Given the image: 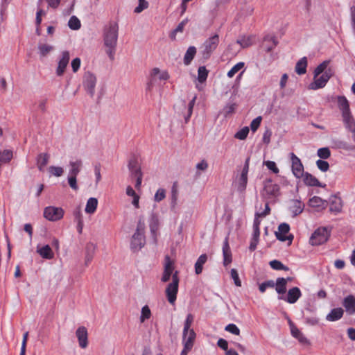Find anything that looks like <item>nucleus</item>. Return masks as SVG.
<instances>
[{
  "label": "nucleus",
  "mask_w": 355,
  "mask_h": 355,
  "mask_svg": "<svg viewBox=\"0 0 355 355\" xmlns=\"http://www.w3.org/2000/svg\"><path fill=\"white\" fill-rule=\"evenodd\" d=\"M119 27L116 24H110L104 29L103 41L106 53L111 60L114 59L118 40Z\"/></svg>",
  "instance_id": "1"
},
{
  "label": "nucleus",
  "mask_w": 355,
  "mask_h": 355,
  "mask_svg": "<svg viewBox=\"0 0 355 355\" xmlns=\"http://www.w3.org/2000/svg\"><path fill=\"white\" fill-rule=\"evenodd\" d=\"M146 243L144 236V224L139 221L135 233L132 235L130 248L134 252L141 250Z\"/></svg>",
  "instance_id": "2"
},
{
  "label": "nucleus",
  "mask_w": 355,
  "mask_h": 355,
  "mask_svg": "<svg viewBox=\"0 0 355 355\" xmlns=\"http://www.w3.org/2000/svg\"><path fill=\"white\" fill-rule=\"evenodd\" d=\"M219 42L220 38L218 34L209 37L204 42L201 46V53L205 59L210 58L212 53L217 49Z\"/></svg>",
  "instance_id": "3"
},
{
  "label": "nucleus",
  "mask_w": 355,
  "mask_h": 355,
  "mask_svg": "<svg viewBox=\"0 0 355 355\" xmlns=\"http://www.w3.org/2000/svg\"><path fill=\"white\" fill-rule=\"evenodd\" d=\"M128 166L131 177L136 178L137 179L135 188L139 189L141 185L143 173L138 159L136 157H132L128 162Z\"/></svg>",
  "instance_id": "4"
},
{
  "label": "nucleus",
  "mask_w": 355,
  "mask_h": 355,
  "mask_svg": "<svg viewBox=\"0 0 355 355\" xmlns=\"http://www.w3.org/2000/svg\"><path fill=\"white\" fill-rule=\"evenodd\" d=\"M250 167V157H248L245 161L243 168L241 171V174L236 178V185L237 191L240 193H243L246 189L248 184V174Z\"/></svg>",
  "instance_id": "5"
},
{
  "label": "nucleus",
  "mask_w": 355,
  "mask_h": 355,
  "mask_svg": "<svg viewBox=\"0 0 355 355\" xmlns=\"http://www.w3.org/2000/svg\"><path fill=\"white\" fill-rule=\"evenodd\" d=\"M178 272L175 271L172 277V282L167 286L166 289L167 300L171 304H173L176 300L177 293L178 291Z\"/></svg>",
  "instance_id": "6"
},
{
  "label": "nucleus",
  "mask_w": 355,
  "mask_h": 355,
  "mask_svg": "<svg viewBox=\"0 0 355 355\" xmlns=\"http://www.w3.org/2000/svg\"><path fill=\"white\" fill-rule=\"evenodd\" d=\"M330 233L327 227H319L312 234L309 243L312 245H320L327 241Z\"/></svg>",
  "instance_id": "7"
},
{
  "label": "nucleus",
  "mask_w": 355,
  "mask_h": 355,
  "mask_svg": "<svg viewBox=\"0 0 355 355\" xmlns=\"http://www.w3.org/2000/svg\"><path fill=\"white\" fill-rule=\"evenodd\" d=\"M96 77L90 71H87L83 76V85L87 93L93 97L95 94V87L96 84Z\"/></svg>",
  "instance_id": "8"
},
{
  "label": "nucleus",
  "mask_w": 355,
  "mask_h": 355,
  "mask_svg": "<svg viewBox=\"0 0 355 355\" xmlns=\"http://www.w3.org/2000/svg\"><path fill=\"white\" fill-rule=\"evenodd\" d=\"M64 210L61 207H47L44 210V216L50 221L59 220L63 218Z\"/></svg>",
  "instance_id": "9"
},
{
  "label": "nucleus",
  "mask_w": 355,
  "mask_h": 355,
  "mask_svg": "<svg viewBox=\"0 0 355 355\" xmlns=\"http://www.w3.org/2000/svg\"><path fill=\"white\" fill-rule=\"evenodd\" d=\"M332 75L333 73L331 69L325 71L321 76L314 78V81L309 85V89L316 90L320 88H323Z\"/></svg>",
  "instance_id": "10"
},
{
  "label": "nucleus",
  "mask_w": 355,
  "mask_h": 355,
  "mask_svg": "<svg viewBox=\"0 0 355 355\" xmlns=\"http://www.w3.org/2000/svg\"><path fill=\"white\" fill-rule=\"evenodd\" d=\"M197 98L196 95H195L193 98L190 101L189 104L187 105L185 101H181V107H182V110L180 107H178V112H180L181 114L184 116L185 123H188L189 121L192 113H193V106L196 103V100Z\"/></svg>",
  "instance_id": "11"
},
{
  "label": "nucleus",
  "mask_w": 355,
  "mask_h": 355,
  "mask_svg": "<svg viewBox=\"0 0 355 355\" xmlns=\"http://www.w3.org/2000/svg\"><path fill=\"white\" fill-rule=\"evenodd\" d=\"M158 78L159 80H167L169 78V74L167 71H161L160 69L157 67L153 68L150 73V79L148 83V89H150L154 84V80L156 78Z\"/></svg>",
  "instance_id": "12"
},
{
  "label": "nucleus",
  "mask_w": 355,
  "mask_h": 355,
  "mask_svg": "<svg viewBox=\"0 0 355 355\" xmlns=\"http://www.w3.org/2000/svg\"><path fill=\"white\" fill-rule=\"evenodd\" d=\"M291 159L292 162V171L297 178H302L304 173V166L301 160L293 153H291Z\"/></svg>",
  "instance_id": "13"
},
{
  "label": "nucleus",
  "mask_w": 355,
  "mask_h": 355,
  "mask_svg": "<svg viewBox=\"0 0 355 355\" xmlns=\"http://www.w3.org/2000/svg\"><path fill=\"white\" fill-rule=\"evenodd\" d=\"M301 296L302 293L300 289L298 287H293L288 290L286 296L279 295L278 298L279 300H284L288 303L294 304Z\"/></svg>",
  "instance_id": "14"
},
{
  "label": "nucleus",
  "mask_w": 355,
  "mask_h": 355,
  "mask_svg": "<svg viewBox=\"0 0 355 355\" xmlns=\"http://www.w3.org/2000/svg\"><path fill=\"white\" fill-rule=\"evenodd\" d=\"M290 230V226L287 223H281L278 227V232H275V236L277 239L281 241H286V240L290 241V243H291L293 236H286V234L288 233Z\"/></svg>",
  "instance_id": "15"
},
{
  "label": "nucleus",
  "mask_w": 355,
  "mask_h": 355,
  "mask_svg": "<svg viewBox=\"0 0 355 355\" xmlns=\"http://www.w3.org/2000/svg\"><path fill=\"white\" fill-rule=\"evenodd\" d=\"M76 336L78 340L79 346L85 349L88 345V333L86 327H79L76 331Z\"/></svg>",
  "instance_id": "16"
},
{
  "label": "nucleus",
  "mask_w": 355,
  "mask_h": 355,
  "mask_svg": "<svg viewBox=\"0 0 355 355\" xmlns=\"http://www.w3.org/2000/svg\"><path fill=\"white\" fill-rule=\"evenodd\" d=\"M70 56L68 51H63L62 53V58L58 62V66L56 69V73L58 76H62L66 67H67L69 62Z\"/></svg>",
  "instance_id": "17"
},
{
  "label": "nucleus",
  "mask_w": 355,
  "mask_h": 355,
  "mask_svg": "<svg viewBox=\"0 0 355 355\" xmlns=\"http://www.w3.org/2000/svg\"><path fill=\"white\" fill-rule=\"evenodd\" d=\"M263 189L266 194L271 197H275L279 194V185L273 183L271 180L265 182Z\"/></svg>",
  "instance_id": "18"
},
{
  "label": "nucleus",
  "mask_w": 355,
  "mask_h": 355,
  "mask_svg": "<svg viewBox=\"0 0 355 355\" xmlns=\"http://www.w3.org/2000/svg\"><path fill=\"white\" fill-rule=\"evenodd\" d=\"M343 306L349 315H354L355 313V297L352 295L345 297L343 301Z\"/></svg>",
  "instance_id": "19"
},
{
  "label": "nucleus",
  "mask_w": 355,
  "mask_h": 355,
  "mask_svg": "<svg viewBox=\"0 0 355 355\" xmlns=\"http://www.w3.org/2000/svg\"><path fill=\"white\" fill-rule=\"evenodd\" d=\"M223 264L225 266L229 265L232 261V252L229 245L228 239L226 238L223 245Z\"/></svg>",
  "instance_id": "20"
},
{
  "label": "nucleus",
  "mask_w": 355,
  "mask_h": 355,
  "mask_svg": "<svg viewBox=\"0 0 355 355\" xmlns=\"http://www.w3.org/2000/svg\"><path fill=\"white\" fill-rule=\"evenodd\" d=\"M278 42L275 36L266 35L263 39V46L266 52L272 51L277 45Z\"/></svg>",
  "instance_id": "21"
},
{
  "label": "nucleus",
  "mask_w": 355,
  "mask_h": 355,
  "mask_svg": "<svg viewBox=\"0 0 355 355\" xmlns=\"http://www.w3.org/2000/svg\"><path fill=\"white\" fill-rule=\"evenodd\" d=\"M338 105L339 109L342 112V115H347L351 113L349 109V103L347 99L344 96H339L337 98Z\"/></svg>",
  "instance_id": "22"
},
{
  "label": "nucleus",
  "mask_w": 355,
  "mask_h": 355,
  "mask_svg": "<svg viewBox=\"0 0 355 355\" xmlns=\"http://www.w3.org/2000/svg\"><path fill=\"white\" fill-rule=\"evenodd\" d=\"M302 177L304 178L303 180L306 185L319 187H324V185H322L315 177L309 173H305Z\"/></svg>",
  "instance_id": "23"
},
{
  "label": "nucleus",
  "mask_w": 355,
  "mask_h": 355,
  "mask_svg": "<svg viewBox=\"0 0 355 355\" xmlns=\"http://www.w3.org/2000/svg\"><path fill=\"white\" fill-rule=\"evenodd\" d=\"M70 170L69 172V175L77 176L80 173L83 166V162L81 159L69 162Z\"/></svg>",
  "instance_id": "24"
},
{
  "label": "nucleus",
  "mask_w": 355,
  "mask_h": 355,
  "mask_svg": "<svg viewBox=\"0 0 355 355\" xmlns=\"http://www.w3.org/2000/svg\"><path fill=\"white\" fill-rule=\"evenodd\" d=\"M343 313L344 311L342 308L333 309L326 316V320L331 322L338 320L343 317Z\"/></svg>",
  "instance_id": "25"
},
{
  "label": "nucleus",
  "mask_w": 355,
  "mask_h": 355,
  "mask_svg": "<svg viewBox=\"0 0 355 355\" xmlns=\"http://www.w3.org/2000/svg\"><path fill=\"white\" fill-rule=\"evenodd\" d=\"M196 333L193 329H190L187 335L182 334V340L184 345H186L187 348L193 347L194 340L196 338Z\"/></svg>",
  "instance_id": "26"
},
{
  "label": "nucleus",
  "mask_w": 355,
  "mask_h": 355,
  "mask_svg": "<svg viewBox=\"0 0 355 355\" xmlns=\"http://www.w3.org/2000/svg\"><path fill=\"white\" fill-rule=\"evenodd\" d=\"M48 153H40L37 157V166L40 171H43L44 167L47 165L49 159Z\"/></svg>",
  "instance_id": "27"
},
{
  "label": "nucleus",
  "mask_w": 355,
  "mask_h": 355,
  "mask_svg": "<svg viewBox=\"0 0 355 355\" xmlns=\"http://www.w3.org/2000/svg\"><path fill=\"white\" fill-rule=\"evenodd\" d=\"M290 325L292 336L297 338L302 343H307V339L302 333V331L291 322H290Z\"/></svg>",
  "instance_id": "28"
},
{
  "label": "nucleus",
  "mask_w": 355,
  "mask_h": 355,
  "mask_svg": "<svg viewBox=\"0 0 355 355\" xmlns=\"http://www.w3.org/2000/svg\"><path fill=\"white\" fill-rule=\"evenodd\" d=\"M327 204V201L322 200L318 196H313L309 202L310 207L318 209H324Z\"/></svg>",
  "instance_id": "29"
},
{
  "label": "nucleus",
  "mask_w": 355,
  "mask_h": 355,
  "mask_svg": "<svg viewBox=\"0 0 355 355\" xmlns=\"http://www.w3.org/2000/svg\"><path fill=\"white\" fill-rule=\"evenodd\" d=\"M287 284L284 277H279L275 282V290L279 295H284L287 291Z\"/></svg>",
  "instance_id": "30"
},
{
  "label": "nucleus",
  "mask_w": 355,
  "mask_h": 355,
  "mask_svg": "<svg viewBox=\"0 0 355 355\" xmlns=\"http://www.w3.org/2000/svg\"><path fill=\"white\" fill-rule=\"evenodd\" d=\"M196 48L193 46H191L188 48L184 56V63L185 65L191 64L196 54Z\"/></svg>",
  "instance_id": "31"
},
{
  "label": "nucleus",
  "mask_w": 355,
  "mask_h": 355,
  "mask_svg": "<svg viewBox=\"0 0 355 355\" xmlns=\"http://www.w3.org/2000/svg\"><path fill=\"white\" fill-rule=\"evenodd\" d=\"M37 252L44 259H51L54 257V254L49 245L38 249Z\"/></svg>",
  "instance_id": "32"
},
{
  "label": "nucleus",
  "mask_w": 355,
  "mask_h": 355,
  "mask_svg": "<svg viewBox=\"0 0 355 355\" xmlns=\"http://www.w3.org/2000/svg\"><path fill=\"white\" fill-rule=\"evenodd\" d=\"M307 59L306 57L301 58L295 65V72L299 75L304 74L306 72Z\"/></svg>",
  "instance_id": "33"
},
{
  "label": "nucleus",
  "mask_w": 355,
  "mask_h": 355,
  "mask_svg": "<svg viewBox=\"0 0 355 355\" xmlns=\"http://www.w3.org/2000/svg\"><path fill=\"white\" fill-rule=\"evenodd\" d=\"M207 260V256L205 254H201L195 263V272L196 275H200L202 272L203 265Z\"/></svg>",
  "instance_id": "34"
},
{
  "label": "nucleus",
  "mask_w": 355,
  "mask_h": 355,
  "mask_svg": "<svg viewBox=\"0 0 355 355\" xmlns=\"http://www.w3.org/2000/svg\"><path fill=\"white\" fill-rule=\"evenodd\" d=\"M37 49L40 56L44 58L52 51L54 49V47L48 44L39 43Z\"/></svg>",
  "instance_id": "35"
},
{
  "label": "nucleus",
  "mask_w": 355,
  "mask_h": 355,
  "mask_svg": "<svg viewBox=\"0 0 355 355\" xmlns=\"http://www.w3.org/2000/svg\"><path fill=\"white\" fill-rule=\"evenodd\" d=\"M98 200L95 198H90L88 199L86 207L85 212L87 214H94L97 208Z\"/></svg>",
  "instance_id": "36"
},
{
  "label": "nucleus",
  "mask_w": 355,
  "mask_h": 355,
  "mask_svg": "<svg viewBox=\"0 0 355 355\" xmlns=\"http://www.w3.org/2000/svg\"><path fill=\"white\" fill-rule=\"evenodd\" d=\"M174 271V262L169 256L166 255L164 258V272L173 276Z\"/></svg>",
  "instance_id": "37"
},
{
  "label": "nucleus",
  "mask_w": 355,
  "mask_h": 355,
  "mask_svg": "<svg viewBox=\"0 0 355 355\" xmlns=\"http://www.w3.org/2000/svg\"><path fill=\"white\" fill-rule=\"evenodd\" d=\"M343 118V121L345 123L346 128H348L350 131L354 132H355V121L352 118L351 113L347 114V115H342Z\"/></svg>",
  "instance_id": "38"
},
{
  "label": "nucleus",
  "mask_w": 355,
  "mask_h": 355,
  "mask_svg": "<svg viewBox=\"0 0 355 355\" xmlns=\"http://www.w3.org/2000/svg\"><path fill=\"white\" fill-rule=\"evenodd\" d=\"M189 19L188 18L184 19L182 20L174 29L171 33H170V37L171 40H175L176 39V34L178 33H182L184 30V26L188 23Z\"/></svg>",
  "instance_id": "39"
},
{
  "label": "nucleus",
  "mask_w": 355,
  "mask_h": 355,
  "mask_svg": "<svg viewBox=\"0 0 355 355\" xmlns=\"http://www.w3.org/2000/svg\"><path fill=\"white\" fill-rule=\"evenodd\" d=\"M304 209V204L299 200H293V205L291 207V210L293 214V216H297L302 212Z\"/></svg>",
  "instance_id": "40"
},
{
  "label": "nucleus",
  "mask_w": 355,
  "mask_h": 355,
  "mask_svg": "<svg viewBox=\"0 0 355 355\" xmlns=\"http://www.w3.org/2000/svg\"><path fill=\"white\" fill-rule=\"evenodd\" d=\"M254 42L253 36H243L237 40V43L241 45L242 48H247L252 45Z\"/></svg>",
  "instance_id": "41"
},
{
  "label": "nucleus",
  "mask_w": 355,
  "mask_h": 355,
  "mask_svg": "<svg viewBox=\"0 0 355 355\" xmlns=\"http://www.w3.org/2000/svg\"><path fill=\"white\" fill-rule=\"evenodd\" d=\"M178 184L177 182H174L172 188H171V208H175V207L177 205V200H178Z\"/></svg>",
  "instance_id": "42"
},
{
  "label": "nucleus",
  "mask_w": 355,
  "mask_h": 355,
  "mask_svg": "<svg viewBox=\"0 0 355 355\" xmlns=\"http://www.w3.org/2000/svg\"><path fill=\"white\" fill-rule=\"evenodd\" d=\"M208 70L205 66H201L198 69V80L200 83H203L206 81L208 76Z\"/></svg>",
  "instance_id": "43"
},
{
  "label": "nucleus",
  "mask_w": 355,
  "mask_h": 355,
  "mask_svg": "<svg viewBox=\"0 0 355 355\" xmlns=\"http://www.w3.org/2000/svg\"><path fill=\"white\" fill-rule=\"evenodd\" d=\"M12 158V151L10 150H4L0 152V165L3 163L9 162Z\"/></svg>",
  "instance_id": "44"
},
{
  "label": "nucleus",
  "mask_w": 355,
  "mask_h": 355,
  "mask_svg": "<svg viewBox=\"0 0 355 355\" xmlns=\"http://www.w3.org/2000/svg\"><path fill=\"white\" fill-rule=\"evenodd\" d=\"M193 315L191 313H189L184 324L183 334H184V336L187 335L188 332L191 329L190 327L193 322Z\"/></svg>",
  "instance_id": "45"
},
{
  "label": "nucleus",
  "mask_w": 355,
  "mask_h": 355,
  "mask_svg": "<svg viewBox=\"0 0 355 355\" xmlns=\"http://www.w3.org/2000/svg\"><path fill=\"white\" fill-rule=\"evenodd\" d=\"M270 267L274 270H288V268L284 266L281 261L278 260H272L269 263Z\"/></svg>",
  "instance_id": "46"
},
{
  "label": "nucleus",
  "mask_w": 355,
  "mask_h": 355,
  "mask_svg": "<svg viewBox=\"0 0 355 355\" xmlns=\"http://www.w3.org/2000/svg\"><path fill=\"white\" fill-rule=\"evenodd\" d=\"M68 26L72 30H78L80 28L81 24L76 16H72L69 20Z\"/></svg>",
  "instance_id": "47"
},
{
  "label": "nucleus",
  "mask_w": 355,
  "mask_h": 355,
  "mask_svg": "<svg viewBox=\"0 0 355 355\" xmlns=\"http://www.w3.org/2000/svg\"><path fill=\"white\" fill-rule=\"evenodd\" d=\"M151 316V311L148 306L145 305L141 309L140 322H144L146 320H148Z\"/></svg>",
  "instance_id": "48"
},
{
  "label": "nucleus",
  "mask_w": 355,
  "mask_h": 355,
  "mask_svg": "<svg viewBox=\"0 0 355 355\" xmlns=\"http://www.w3.org/2000/svg\"><path fill=\"white\" fill-rule=\"evenodd\" d=\"M341 209L342 205L340 199H336L331 202L329 207V211L331 212L338 213L341 211Z\"/></svg>",
  "instance_id": "49"
},
{
  "label": "nucleus",
  "mask_w": 355,
  "mask_h": 355,
  "mask_svg": "<svg viewBox=\"0 0 355 355\" xmlns=\"http://www.w3.org/2000/svg\"><path fill=\"white\" fill-rule=\"evenodd\" d=\"M329 64L328 61H324L319 64L314 71V78L318 77L320 74L324 73Z\"/></svg>",
  "instance_id": "50"
},
{
  "label": "nucleus",
  "mask_w": 355,
  "mask_h": 355,
  "mask_svg": "<svg viewBox=\"0 0 355 355\" xmlns=\"http://www.w3.org/2000/svg\"><path fill=\"white\" fill-rule=\"evenodd\" d=\"M244 67V62H240L235 64L228 72L227 76L232 78L239 71Z\"/></svg>",
  "instance_id": "51"
},
{
  "label": "nucleus",
  "mask_w": 355,
  "mask_h": 355,
  "mask_svg": "<svg viewBox=\"0 0 355 355\" xmlns=\"http://www.w3.org/2000/svg\"><path fill=\"white\" fill-rule=\"evenodd\" d=\"M166 198V190L162 188H159L157 190L155 196L154 200L157 202H159Z\"/></svg>",
  "instance_id": "52"
},
{
  "label": "nucleus",
  "mask_w": 355,
  "mask_h": 355,
  "mask_svg": "<svg viewBox=\"0 0 355 355\" xmlns=\"http://www.w3.org/2000/svg\"><path fill=\"white\" fill-rule=\"evenodd\" d=\"M49 173L55 177H60L64 173V170L60 166H51L49 168Z\"/></svg>",
  "instance_id": "53"
},
{
  "label": "nucleus",
  "mask_w": 355,
  "mask_h": 355,
  "mask_svg": "<svg viewBox=\"0 0 355 355\" xmlns=\"http://www.w3.org/2000/svg\"><path fill=\"white\" fill-rule=\"evenodd\" d=\"M248 133L249 128L246 126L238 131L235 134L234 137L241 140H243L248 137Z\"/></svg>",
  "instance_id": "54"
},
{
  "label": "nucleus",
  "mask_w": 355,
  "mask_h": 355,
  "mask_svg": "<svg viewBox=\"0 0 355 355\" xmlns=\"http://www.w3.org/2000/svg\"><path fill=\"white\" fill-rule=\"evenodd\" d=\"M236 105L235 103H231L227 105L223 110V114L225 117L233 114L236 110Z\"/></svg>",
  "instance_id": "55"
},
{
  "label": "nucleus",
  "mask_w": 355,
  "mask_h": 355,
  "mask_svg": "<svg viewBox=\"0 0 355 355\" xmlns=\"http://www.w3.org/2000/svg\"><path fill=\"white\" fill-rule=\"evenodd\" d=\"M273 287H275V282L273 280H268L261 283L259 286V289L261 293H264L267 288Z\"/></svg>",
  "instance_id": "56"
},
{
  "label": "nucleus",
  "mask_w": 355,
  "mask_h": 355,
  "mask_svg": "<svg viewBox=\"0 0 355 355\" xmlns=\"http://www.w3.org/2000/svg\"><path fill=\"white\" fill-rule=\"evenodd\" d=\"M330 155L331 152L328 148H321L318 150V156L322 159H328Z\"/></svg>",
  "instance_id": "57"
},
{
  "label": "nucleus",
  "mask_w": 355,
  "mask_h": 355,
  "mask_svg": "<svg viewBox=\"0 0 355 355\" xmlns=\"http://www.w3.org/2000/svg\"><path fill=\"white\" fill-rule=\"evenodd\" d=\"M231 277L234 282V284L236 286H241V282L239 279V273L237 270L234 268H232L230 271Z\"/></svg>",
  "instance_id": "58"
},
{
  "label": "nucleus",
  "mask_w": 355,
  "mask_h": 355,
  "mask_svg": "<svg viewBox=\"0 0 355 355\" xmlns=\"http://www.w3.org/2000/svg\"><path fill=\"white\" fill-rule=\"evenodd\" d=\"M148 7V3L146 0H139V5L135 8V12L140 13Z\"/></svg>",
  "instance_id": "59"
},
{
  "label": "nucleus",
  "mask_w": 355,
  "mask_h": 355,
  "mask_svg": "<svg viewBox=\"0 0 355 355\" xmlns=\"http://www.w3.org/2000/svg\"><path fill=\"white\" fill-rule=\"evenodd\" d=\"M316 164H317L318 168L323 172L327 171L329 168V163L324 160L318 159L316 162Z\"/></svg>",
  "instance_id": "60"
},
{
  "label": "nucleus",
  "mask_w": 355,
  "mask_h": 355,
  "mask_svg": "<svg viewBox=\"0 0 355 355\" xmlns=\"http://www.w3.org/2000/svg\"><path fill=\"white\" fill-rule=\"evenodd\" d=\"M225 329L227 331H228L230 333H232V334H233L234 335H236V336H239L240 334V329L234 324H229L228 325H227L225 327Z\"/></svg>",
  "instance_id": "61"
},
{
  "label": "nucleus",
  "mask_w": 355,
  "mask_h": 355,
  "mask_svg": "<svg viewBox=\"0 0 355 355\" xmlns=\"http://www.w3.org/2000/svg\"><path fill=\"white\" fill-rule=\"evenodd\" d=\"M264 164L267 166V168L272 171L274 173H278L279 170L276 165V163L273 161H266L264 162Z\"/></svg>",
  "instance_id": "62"
},
{
  "label": "nucleus",
  "mask_w": 355,
  "mask_h": 355,
  "mask_svg": "<svg viewBox=\"0 0 355 355\" xmlns=\"http://www.w3.org/2000/svg\"><path fill=\"white\" fill-rule=\"evenodd\" d=\"M261 116H257V118L252 120V121L250 123V128L252 132L257 131V130L258 129L261 124Z\"/></svg>",
  "instance_id": "63"
},
{
  "label": "nucleus",
  "mask_w": 355,
  "mask_h": 355,
  "mask_svg": "<svg viewBox=\"0 0 355 355\" xmlns=\"http://www.w3.org/2000/svg\"><path fill=\"white\" fill-rule=\"evenodd\" d=\"M76 177L73 175H69L68 177V183L71 189L73 190H77L78 189L77 181H76Z\"/></svg>",
  "instance_id": "64"
}]
</instances>
